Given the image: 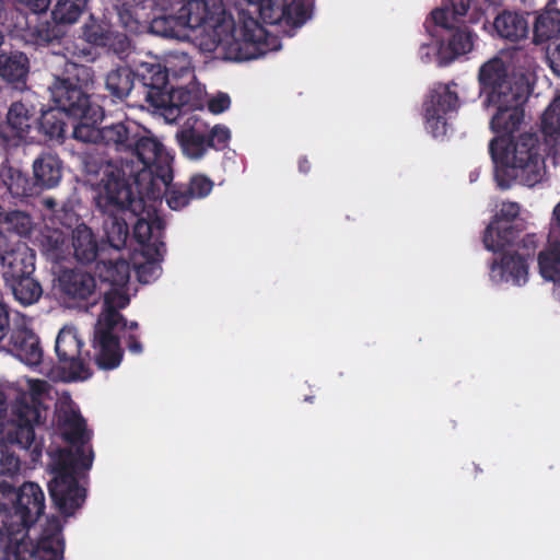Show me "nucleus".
<instances>
[{
  "label": "nucleus",
  "mask_w": 560,
  "mask_h": 560,
  "mask_svg": "<svg viewBox=\"0 0 560 560\" xmlns=\"http://www.w3.org/2000/svg\"><path fill=\"white\" fill-rule=\"evenodd\" d=\"M57 96L69 114L82 119L81 124L73 126L72 136L75 140L102 144L108 150L136 158L142 163V168L136 174L140 191L150 198L161 195L173 177L174 156L158 138L131 119L97 127L104 118V109L92 100L89 92L60 88Z\"/></svg>",
  "instance_id": "nucleus-1"
},
{
  "label": "nucleus",
  "mask_w": 560,
  "mask_h": 560,
  "mask_svg": "<svg viewBox=\"0 0 560 560\" xmlns=\"http://www.w3.org/2000/svg\"><path fill=\"white\" fill-rule=\"evenodd\" d=\"M55 418L63 440L75 448L58 451L48 491L56 509L62 515L71 516L85 500V489L80 487L77 472L92 466L93 452L86 455L84 451L91 433L86 431V421L71 400L60 401L56 406Z\"/></svg>",
  "instance_id": "nucleus-2"
},
{
  "label": "nucleus",
  "mask_w": 560,
  "mask_h": 560,
  "mask_svg": "<svg viewBox=\"0 0 560 560\" xmlns=\"http://www.w3.org/2000/svg\"><path fill=\"white\" fill-rule=\"evenodd\" d=\"M238 28L224 7H219L210 22L187 34L191 43L213 59L244 61L256 59L268 51L266 28L247 11L238 12Z\"/></svg>",
  "instance_id": "nucleus-3"
},
{
  "label": "nucleus",
  "mask_w": 560,
  "mask_h": 560,
  "mask_svg": "<svg viewBox=\"0 0 560 560\" xmlns=\"http://www.w3.org/2000/svg\"><path fill=\"white\" fill-rule=\"evenodd\" d=\"M489 153L495 165L494 178L501 189L514 185L534 187L545 175V160L536 133L495 137L489 143Z\"/></svg>",
  "instance_id": "nucleus-4"
},
{
  "label": "nucleus",
  "mask_w": 560,
  "mask_h": 560,
  "mask_svg": "<svg viewBox=\"0 0 560 560\" xmlns=\"http://www.w3.org/2000/svg\"><path fill=\"white\" fill-rule=\"evenodd\" d=\"M84 165L88 174H103L94 196L98 212L130 213L133 218L142 210L147 197L139 194L136 175L131 182V175H127L121 166L112 161L97 164L92 156L85 160Z\"/></svg>",
  "instance_id": "nucleus-5"
},
{
  "label": "nucleus",
  "mask_w": 560,
  "mask_h": 560,
  "mask_svg": "<svg viewBox=\"0 0 560 560\" xmlns=\"http://www.w3.org/2000/svg\"><path fill=\"white\" fill-rule=\"evenodd\" d=\"M45 494L32 481L19 489L7 481L0 482V541L18 540L16 536L33 526L45 513Z\"/></svg>",
  "instance_id": "nucleus-6"
},
{
  "label": "nucleus",
  "mask_w": 560,
  "mask_h": 560,
  "mask_svg": "<svg viewBox=\"0 0 560 560\" xmlns=\"http://www.w3.org/2000/svg\"><path fill=\"white\" fill-rule=\"evenodd\" d=\"M136 80V103L155 110H163L166 118L175 119L183 113L190 93L174 89L170 84L168 70L158 59L141 61L133 68Z\"/></svg>",
  "instance_id": "nucleus-7"
},
{
  "label": "nucleus",
  "mask_w": 560,
  "mask_h": 560,
  "mask_svg": "<svg viewBox=\"0 0 560 560\" xmlns=\"http://www.w3.org/2000/svg\"><path fill=\"white\" fill-rule=\"evenodd\" d=\"M94 83V70L90 66L81 65L78 62H67L60 74L54 75V80L49 85L51 101L56 107L43 110L37 118L36 129L37 132L48 141L62 142L66 137L65 116L73 119L75 125L81 124L82 119L75 117L66 110V107L58 102L57 90L60 88L66 89H80L81 92H89V88Z\"/></svg>",
  "instance_id": "nucleus-8"
},
{
  "label": "nucleus",
  "mask_w": 560,
  "mask_h": 560,
  "mask_svg": "<svg viewBox=\"0 0 560 560\" xmlns=\"http://www.w3.org/2000/svg\"><path fill=\"white\" fill-rule=\"evenodd\" d=\"M430 23L443 32L438 48L440 66H448L472 50L477 34L466 24L456 25L457 21H451L447 8H436L431 12L430 20L424 23L431 33Z\"/></svg>",
  "instance_id": "nucleus-9"
},
{
  "label": "nucleus",
  "mask_w": 560,
  "mask_h": 560,
  "mask_svg": "<svg viewBox=\"0 0 560 560\" xmlns=\"http://www.w3.org/2000/svg\"><path fill=\"white\" fill-rule=\"evenodd\" d=\"M84 342L73 327H63L57 335L55 352L63 378L68 382L85 381L93 374L90 350H83Z\"/></svg>",
  "instance_id": "nucleus-10"
},
{
  "label": "nucleus",
  "mask_w": 560,
  "mask_h": 560,
  "mask_svg": "<svg viewBox=\"0 0 560 560\" xmlns=\"http://www.w3.org/2000/svg\"><path fill=\"white\" fill-rule=\"evenodd\" d=\"M313 0H260L259 15L265 24L281 28L291 37L313 15Z\"/></svg>",
  "instance_id": "nucleus-11"
},
{
  "label": "nucleus",
  "mask_w": 560,
  "mask_h": 560,
  "mask_svg": "<svg viewBox=\"0 0 560 560\" xmlns=\"http://www.w3.org/2000/svg\"><path fill=\"white\" fill-rule=\"evenodd\" d=\"M44 410L43 402L35 394L18 399L12 410L14 418L12 429L8 432L9 442L24 450L40 453V443L36 441L35 425L40 423Z\"/></svg>",
  "instance_id": "nucleus-12"
},
{
  "label": "nucleus",
  "mask_w": 560,
  "mask_h": 560,
  "mask_svg": "<svg viewBox=\"0 0 560 560\" xmlns=\"http://www.w3.org/2000/svg\"><path fill=\"white\" fill-rule=\"evenodd\" d=\"M521 207L515 201H504L486 228L482 243L493 253L511 246L525 229V222L520 218Z\"/></svg>",
  "instance_id": "nucleus-13"
},
{
  "label": "nucleus",
  "mask_w": 560,
  "mask_h": 560,
  "mask_svg": "<svg viewBox=\"0 0 560 560\" xmlns=\"http://www.w3.org/2000/svg\"><path fill=\"white\" fill-rule=\"evenodd\" d=\"M27 43L36 47L49 48L51 54L60 55L66 58V62H72L69 58L78 57L85 60H93L94 56L91 47L75 48L70 50L71 42L66 37L65 25L59 21L44 20L38 21L34 25H30L25 32Z\"/></svg>",
  "instance_id": "nucleus-14"
},
{
  "label": "nucleus",
  "mask_w": 560,
  "mask_h": 560,
  "mask_svg": "<svg viewBox=\"0 0 560 560\" xmlns=\"http://www.w3.org/2000/svg\"><path fill=\"white\" fill-rule=\"evenodd\" d=\"M529 96V84H520L514 88V93L504 95L500 102H487L494 106L497 113L493 115L490 126L498 133V137H514L524 121V105Z\"/></svg>",
  "instance_id": "nucleus-15"
},
{
  "label": "nucleus",
  "mask_w": 560,
  "mask_h": 560,
  "mask_svg": "<svg viewBox=\"0 0 560 560\" xmlns=\"http://www.w3.org/2000/svg\"><path fill=\"white\" fill-rule=\"evenodd\" d=\"M458 107V95L450 84L436 83L430 90L423 104L427 130L434 137H442L447 131L446 115Z\"/></svg>",
  "instance_id": "nucleus-16"
},
{
  "label": "nucleus",
  "mask_w": 560,
  "mask_h": 560,
  "mask_svg": "<svg viewBox=\"0 0 560 560\" xmlns=\"http://www.w3.org/2000/svg\"><path fill=\"white\" fill-rule=\"evenodd\" d=\"M481 91L487 95V102H500L501 97L514 93V88L528 84L524 74L510 75L504 61L494 57L485 62L478 73Z\"/></svg>",
  "instance_id": "nucleus-17"
},
{
  "label": "nucleus",
  "mask_w": 560,
  "mask_h": 560,
  "mask_svg": "<svg viewBox=\"0 0 560 560\" xmlns=\"http://www.w3.org/2000/svg\"><path fill=\"white\" fill-rule=\"evenodd\" d=\"M36 106L31 102H13L7 113L5 125L0 126V139L5 147H19L36 127Z\"/></svg>",
  "instance_id": "nucleus-18"
},
{
  "label": "nucleus",
  "mask_w": 560,
  "mask_h": 560,
  "mask_svg": "<svg viewBox=\"0 0 560 560\" xmlns=\"http://www.w3.org/2000/svg\"><path fill=\"white\" fill-rule=\"evenodd\" d=\"M117 326H106L96 323L93 331L92 347L93 360L100 370L110 371L117 369L124 358L120 339L116 335Z\"/></svg>",
  "instance_id": "nucleus-19"
},
{
  "label": "nucleus",
  "mask_w": 560,
  "mask_h": 560,
  "mask_svg": "<svg viewBox=\"0 0 560 560\" xmlns=\"http://www.w3.org/2000/svg\"><path fill=\"white\" fill-rule=\"evenodd\" d=\"M0 261L4 285L35 273L36 270L35 252L26 246L4 252L0 255Z\"/></svg>",
  "instance_id": "nucleus-20"
},
{
  "label": "nucleus",
  "mask_w": 560,
  "mask_h": 560,
  "mask_svg": "<svg viewBox=\"0 0 560 560\" xmlns=\"http://www.w3.org/2000/svg\"><path fill=\"white\" fill-rule=\"evenodd\" d=\"M489 275L494 283L524 284L528 279L527 259L518 253L503 254L499 261L491 262Z\"/></svg>",
  "instance_id": "nucleus-21"
},
{
  "label": "nucleus",
  "mask_w": 560,
  "mask_h": 560,
  "mask_svg": "<svg viewBox=\"0 0 560 560\" xmlns=\"http://www.w3.org/2000/svg\"><path fill=\"white\" fill-rule=\"evenodd\" d=\"M8 350L27 365H38L43 359L39 338L26 327L11 330Z\"/></svg>",
  "instance_id": "nucleus-22"
},
{
  "label": "nucleus",
  "mask_w": 560,
  "mask_h": 560,
  "mask_svg": "<svg viewBox=\"0 0 560 560\" xmlns=\"http://www.w3.org/2000/svg\"><path fill=\"white\" fill-rule=\"evenodd\" d=\"M61 293L71 300H88L95 293V277L88 271L74 268L65 269L58 277Z\"/></svg>",
  "instance_id": "nucleus-23"
},
{
  "label": "nucleus",
  "mask_w": 560,
  "mask_h": 560,
  "mask_svg": "<svg viewBox=\"0 0 560 560\" xmlns=\"http://www.w3.org/2000/svg\"><path fill=\"white\" fill-rule=\"evenodd\" d=\"M30 59L22 51L0 52V78L14 90L26 89Z\"/></svg>",
  "instance_id": "nucleus-24"
},
{
  "label": "nucleus",
  "mask_w": 560,
  "mask_h": 560,
  "mask_svg": "<svg viewBox=\"0 0 560 560\" xmlns=\"http://www.w3.org/2000/svg\"><path fill=\"white\" fill-rule=\"evenodd\" d=\"M33 178L39 192L59 185L62 177V161L51 152H43L33 161Z\"/></svg>",
  "instance_id": "nucleus-25"
},
{
  "label": "nucleus",
  "mask_w": 560,
  "mask_h": 560,
  "mask_svg": "<svg viewBox=\"0 0 560 560\" xmlns=\"http://www.w3.org/2000/svg\"><path fill=\"white\" fill-rule=\"evenodd\" d=\"M70 250L74 259L81 265H89L96 260L98 243L95 234L85 223H80L73 228Z\"/></svg>",
  "instance_id": "nucleus-26"
},
{
  "label": "nucleus",
  "mask_w": 560,
  "mask_h": 560,
  "mask_svg": "<svg viewBox=\"0 0 560 560\" xmlns=\"http://www.w3.org/2000/svg\"><path fill=\"white\" fill-rule=\"evenodd\" d=\"M555 1L548 2L545 9L537 12L535 16L533 23V43L535 45L560 38V10L555 7Z\"/></svg>",
  "instance_id": "nucleus-27"
},
{
  "label": "nucleus",
  "mask_w": 560,
  "mask_h": 560,
  "mask_svg": "<svg viewBox=\"0 0 560 560\" xmlns=\"http://www.w3.org/2000/svg\"><path fill=\"white\" fill-rule=\"evenodd\" d=\"M166 223L161 217H154L151 220L140 218L133 225V238L140 245L141 250L158 247L165 249L164 232Z\"/></svg>",
  "instance_id": "nucleus-28"
},
{
  "label": "nucleus",
  "mask_w": 560,
  "mask_h": 560,
  "mask_svg": "<svg viewBox=\"0 0 560 560\" xmlns=\"http://www.w3.org/2000/svg\"><path fill=\"white\" fill-rule=\"evenodd\" d=\"M105 89L114 102H124L128 97L136 98L133 69L120 66L110 70L105 78Z\"/></svg>",
  "instance_id": "nucleus-29"
},
{
  "label": "nucleus",
  "mask_w": 560,
  "mask_h": 560,
  "mask_svg": "<svg viewBox=\"0 0 560 560\" xmlns=\"http://www.w3.org/2000/svg\"><path fill=\"white\" fill-rule=\"evenodd\" d=\"M130 302L129 296L119 290L117 287H113L104 294L102 312L98 315L96 323L105 324L106 326H127V319L119 310L128 306Z\"/></svg>",
  "instance_id": "nucleus-30"
},
{
  "label": "nucleus",
  "mask_w": 560,
  "mask_h": 560,
  "mask_svg": "<svg viewBox=\"0 0 560 560\" xmlns=\"http://www.w3.org/2000/svg\"><path fill=\"white\" fill-rule=\"evenodd\" d=\"M178 3H180L177 10L179 20L189 32L210 22L217 8L222 7L213 4L210 8L206 0H179Z\"/></svg>",
  "instance_id": "nucleus-31"
},
{
  "label": "nucleus",
  "mask_w": 560,
  "mask_h": 560,
  "mask_svg": "<svg viewBox=\"0 0 560 560\" xmlns=\"http://www.w3.org/2000/svg\"><path fill=\"white\" fill-rule=\"evenodd\" d=\"M493 27L499 37L512 43L526 38L529 32V25L524 15L511 11L498 14Z\"/></svg>",
  "instance_id": "nucleus-32"
},
{
  "label": "nucleus",
  "mask_w": 560,
  "mask_h": 560,
  "mask_svg": "<svg viewBox=\"0 0 560 560\" xmlns=\"http://www.w3.org/2000/svg\"><path fill=\"white\" fill-rule=\"evenodd\" d=\"M39 244L43 254L52 262L67 260L71 256L69 238L59 229H45L40 233Z\"/></svg>",
  "instance_id": "nucleus-33"
},
{
  "label": "nucleus",
  "mask_w": 560,
  "mask_h": 560,
  "mask_svg": "<svg viewBox=\"0 0 560 560\" xmlns=\"http://www.w3.org/2000/svg\"><path fill=\"white\" fill-rule=\"evenodd\" d=\"M165 253L166 248L151 247L147 250H140L139 256L133 257V267L139 282L147 284L159 278L162 272L161 261Z\"/></svg>",
  "instance_id": "nucleus-34"
},
{
  "label": "nucleus",
  "mask_w": 560,
  "mask_h": 560,
  "mask_svg": "<svg viewBox=\"0 0 560 560\" xmlns=\"http://www.w3.org/2000/svg\"><path fill=\"white\" fill-rule=\"evenodd\" d=\"M103 217V231L110 247L120 250L126 246L129 237L127 215L130 213L100 212Z\"/></svg>",
  "instance_id": "nucleus-35"
},
{
  "label": "nucleus",
  "mask_w": 560,
  "mask_h": 560,
  "mask_svg": "<svg viewBox=\"0 0 560 560\" xmlns=\"http://www.w3.org/2000/svg\"><path fill=\"white\" fill-rule=\"evenodd\" d=\"M538 271L546 281L557 283L560 280V240L548 236L546 247L537 256Z\"/></svg>",
  "instance_id": "nucleus-36"
},
{
  "label": "nucleus",
  "mask_w": 560,
  "mask_h": 560,
  "mask_svg": "<svg viewBox=\"0 0 560 560\" xmlns=\"http://www.w3.org/2000/svg\"><path fill=\"white\" fill-rule=\"evenodd\" d=\"M96 271L101 281L112 287L124 288L130 279V265L120 257L97 261Z\"/></svg>",
  "instance_id": "nucleus-37"
},
{
  "label": "nucleus",
  "mask_w": 560,
  "mask_h": 560,
  "mask_svg": "<svg viewBox=\"0 0 560 560\" xmlns=\"http://www.w3.org/2000/svg\"><path fill=\"white\" fill-rule=\"evenodd\" d=\"M3 183L14 198L32 197L39 194L35 179L21 170L10 166L2 174Z\"/></svg>",
  "instance_id": "nucleus-38"
},
{
  "label": "nucleus",
  "mask_w": 560,
  "mask_h": 560,
  "mask_svg": "<svg viewBox=\"0 0 560 560\" xmlns=\"http://www.w3.org/2000/svg\"><path fill=\"white\" fill-rule=\"evenodd\" d=\"M176 139L182 152L189 159L198 160L210 149L206 133L195 128L179 130Z\"/></svg>",
  "instance_id": "nucleus-39"
},
{
  "label": "nucleus",
  "mask_w": 560,
  "mask_h": 560,
  "mask_svg": "<svg viewBox=\"0 0 560 560\" xmlns=\"http://www.w3.org/2000/svg\"><path fill=\"white\" fill-rule=\"evenodd\" d=\"M5 287L11 291L14 299L23 306H30L37 303L44 292L35 273L24 277Z\"/></svg>",
  "instance_id": "nucleus-40"
},
{
  "label": "nucleus",
  "mask_w": 560,
  "mask_h": 560,
  "mask_svg": "<svg viewBox=\"0 0 560 560\" xmlns=\"http://www.w3.org/2000/svg\"><path fill=\"white\" fill-rule=\"evenodd\" d=\"M150 31L152 34L165 38H180L187 35L179 14H161L152 19L150 22Z\"/></svg>",
  "instance_id": "nucleus-41"
},
{
  "label": "nucleus",
  "mask_w": 560,
  "mask_h": 560,
  "mask_svg": "<svg viewBox=\"0 0 560 560\" xmlns=\"http://www.w3.org/2000/svg\"><path fill=\"white\" fill-rule=\"evenodd\" d=\"M174 178V176L172 177ZM171 179L163 188L161 195L156 198H150L139 190V194L147 197V200L156 201L165 196L167 206L175 211L182 210L187 207L192 199L185 184H172Z\"/></svg>",
  "instance_id": "nucleus-42"
},
{
  "label": "nucleus",
  "mask_w": 560,
  "mask_h": 560,
  "mask_svg": "<svg viewBox=\"0 0 560 560\" xmlns=\"http://www.w3.org/2000/svg\"><path fill=\"white\" fill-rule=\"evenodd\" d=\"M33 226L32 218L28 213L21 210H11L4 212L0 219V232L15 233L20 236H26L31 233Z\"/></svg>",
  "instance_id": "nucleus-43"
},
{
  "label": "nucleus",
  "mask_w": 560,
  "mask_h": 560,
  "mask_svg": "<svg viewBox=\"0 0 560 560\" xmlns=\"http://www.w3.org/2000/svg\"><path fill=\"white\" fill-rule=\"evenodd\" d=\"M83 39L93 46L107 47L113 46V32L109 26L94 19L85 23L82 27Z\"/></svg>",
  "instance_id": "nucleus-44"
},
{
  "label": "nucleus",
  "mask_w": 560,
  "mask_h": 560,
  "mask_svg": "<svg viewBox=\"0 0 560 560\" xmlns=\"http://www.w3.org/2000/svg\"><path fill=\"white\" fill-rule=\"evenodd\" d=\"M35 555L39 560H62L63 541L58 534L42 536L37 541Z\"/></svg>",
  "instance_id": "nucleus-45"
},
{
  "label": "nucleus",
  "mask_w": 560,
  "mask_h": 560,
  "mask_svg": "<svg viewBox=\"0 0 560 560\" xmlns=\"http://www.w3.org/2000/svg\"><path fill=\"white\" fill-rule=\"evenodd\" d=\"M541 129L549 137L560 132V101H553L545 110L541 118Z\"/></svg>",
  "instance_id": "nucleus-46"
},
{
  "label": "nucleus",
  "mask_w": 560,
  "mask_h": 560,
  "mask_svg": "<svg viewBox=\"0 0 560 560\" xmlns=\"http://www.w3.org/2000/svg\"><path fill=\"white\" fill-rule=\"evenodd\" d=\"M192 199H201L207 197L213 189V182L206 175L196 174L185 184Z\"/></svg>",
  "instance_id": "nucleus-47"
},
{
  "label": "nucleus",
  "mask_w": 560,
  "mask_h": 560,
  "mask_svg": "<svg viewBox=\"0 0 560 560\" xmlns=\"http://www.w3.org/2000/svg\"><path fill=\"white\" fill-rule=\"evenodd\" d=\"M209 142V148L215 150H223L228 147L231 133L228 127L217 125L209 132L206 133Z\"/></svg>",
  "instance_id": "nucleus-48"
},
{
  "label": "nucleus",
  "mask_w": 560,
  "mask_h": 560,
  "mask_svg": "<svg viewBox=\"0 0 560 560\" xmlns=\"http://www.w3.org/2000/svg\"><path fill=\"white\" fill-rule=\"evenodd\" d=\"M21 468L19 456L8 450L0 452V475L13 477Z\"/></svg>",
  "instance_id": "nucleus-49"
},
{
  "label": "nucleus",
  "mask_w": 560,
  "mask_h": 560,
  "mask_svg": "<svg viewBox=\"0 0 560 560\" xmlns=\"http://www.w3.org/2000/svg\"><path fill=\"white\" fill-rule=\"evenodd\" d=\"M54 217L60 225L67 229H72L80 224V218L71 207L62 206L56 211Z\"/></svg>",
  "instance_id": "nucleus-50"
},
{
  "label": "nucleus",
  "mask_w": 560,
  "mask_h": 560,
  "mask_svg": "<svg viewBox=\"0 0 560 560\" xmlns=\"http://www.w3.org/2000/svg\"><path fill=\"white\" fill-rule=\"evenodd\" d=\"M471 0H447V3L441 8H447L450 11L451 21H458L467 14L470 8Z\"/></svg>",
  "instance_id": "nucleus-51"
},
{
  "label": "nucleus",
  "mask_w": 560,
  "mask_h": 560,
  "mask_svg": "<svg viewBox=\"0 0 560 560\" xmlns=\"http://www.w3.org/2000/svg\"><path fill=\"white\" fill-rule=\"evenodd\" d=\"M230 106L231 98L226 93L220 92L208 101L209 112L215 115L225 112L226 109H229Z\"/></svg>",
  "instance_id": "nucleus-52"
},
{
  "label": "nucleus",
  "mask_w": 560,
  "mask_h": 560,
  "mask_svg": "<svg viewBox=\"0 0 560 560\" xmlns=\"http://www.w3.org/2000/svg\"><path fill=\"white\" fill-rule=\"evenodd\" d=\"M540 244V238L535 233H528L526 234L518 244V247L524 250V256L526 259L529 257H533L536 253V249L538 248Z\"/></svg>",
  "instance_id": "nucleus-53"
},
{
  "label": "nucleus",
  "mask_w": 560,
  "mask_h": 560,
  "mask_svg": "<svg viewBox=\"0 0 560 560\" xmlns=\"http://www.w3.org/2000/svg\"><path fill=\"white\" fill-rule=\"evenodd\" d=\"M547 59L552 72L560 77V37L557 39L555 48L548 51Z\"/></svg>",
  "instance_id": "nucleus-54"
},
{
  "label": "nucleus",
  "mask_w": 560,
  "mask_h": 560,
  "mask_svg": "<svg viewBox=\"0 0 560 560\" xmlns=\"http://www.w3.org/2000/svg\"><path fill=\"white\" fill-rule=\"evenodd\" d=\"M548 236L553 240H560V202L555 207L552 211V219L550 222Z\"/></svg>",
  "instance_id": "nucleus-55"
},
{
  "label": "nucleus",
  "mask_w": 560,
  "mask_h": 560,
  "mask_svg": "<svg viewBox=\"0 0 560 560\" xmlns=\"http://www.w3.org/2000/svg\"><path fill=\"white\" fill-rule=\"evenodd\" d=\"M19 3L24 4L34 13L46 12L49 8L51 0H16Z\"/></svg>",
  "instance_id": "nucleus-56"
},
{
  "label": "nucleus",
  "mask_w": 560,
  "mask_h": 560,
  "mask_svg": "<svg viewBox=\"0 0 560 560\" xmlns=\"http://www.w3.org/2000/svg\"><path fill=\"white\" fill-rule=\"evenodd\" d=\"M126 347L128 351L132 354H141L143 351V346L139 339V336L135 334H129L127 336Z\"/></svg>",
  "instance_id": "nucleus-57"
},
{
  "label": "nucleus",
  "mask_w": 560,
  "mask_h": 560,
  "mask_svg": "<svg viewBox=\"0 0 560 560\" xmlns=\"http://www.w3.org/2000/svg\"><path fill=\"white\" fill-rule=\"evenodd\" d=\"M116 5L131 16V11L137 8H143L145 0H115Z\"/></svg>",
  "instance_id": "nucleus-58"
},
{
  "label": "nucleus",
  "mask_w": 560,
  "mask_h": 560,
  "mask_svg": "<svg viewBox=\"0 0 560 560\" xmlns=\"http://www.w3.org/2000/svg\"><path fill=\"white\" fill-rule=\"evenodd\" d=\"M10 331V318L8 312L0 304V341L8 335Z\"/></svg>",
  "instance_id": "nucleus-59"
},
{
  "label": "nucleus",
  "mask_w": 560,
  "mask_h": 560,
  "mask_svg": "<svg viewBox=\"0 0 560 560\" xmlns=\"http://www.w3.org/2000/svg\"><path fill=\"white\" fill-rule=\"evenodd\" d=\"M113 49L117 52H125L129 48V39L124 34L113 35Z\"/></svg>",
  "instance_id": "nucleus-60"
},
{
  "label": "nucleus",
  "mask_w": 560,
  "mask_h": 560,
  "mask_svg": "<svg viewBox=\"0 0 560 560\" xmlns=\"http://www.w3.org/2000/svg\"><path fill=\"white\" fill-rule=\"evenodd\" d=\"M299 171L302 174H307L311 171V162L306 156H301L298 161Z\"/></svg>",
  "instance_id": "nucleus-61"
},
{
  "label": "nucleus",
  "mask_w": 560,
  "mask_h": 560,
  "mask_svg": "<svg viewBox=\"0 0 560 560\" xmlns=\"http://www.w3.org/2000/svg\"><path fill=\"white\" fill-rule=\"evenodd\" d=\"M44 203L48 209L52 210L54 215H55L56 211L58 210V209H56V207L58 206L57 201L52 198H46Z\"/></svg>",
  "instance_id": "nucleus-62"
},
{
  "label": "nucleus",
  "mask_w": 560,
  "mask_h": 560,
  "mask_svg": "<svg viewBox=\"0 0 560 560\" xmlns=\"http://www.w3.org/2000/svg\"><path fill=\"white\" fill-rule=\"evenodd\" d=\"M7 410V398L2 392H0V418Z\"/></svg>",
  "instance_id": "nucleus-63"
},
{
  "label": "nucleus",
  "mask_w": 560,
  "mask_h": 560,
  "mask_svg": "<svg viewBox=\"0 0 560 560\" xmlns=\"http://www.w3.org/2000/svg\"><path fill=\"white\" fill-rule=\"evenodd\" d=\"M553 298L560 303V280L557 283H553Z\"/></svg>",
  "instance_id": "nucleus-64"
}]
</instances>
